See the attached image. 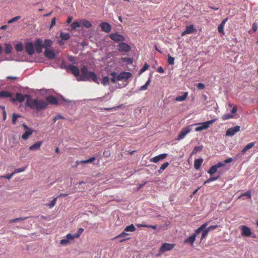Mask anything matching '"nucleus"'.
Instances as JSON below:
<instances>
[{
	"label": "nucleus",
	"mask_w": 258,
	"mask_h": 258,
	"mask_svg": "<svg viewBox=\"0 0 258 258\" xmlns=\"http://www.w3.org/2000/svg\"><path fill=\"white\" fill-rule=\"evenodd\" d=\"M110 38L115 42H123L125 41L124 36L118 33H112L110 34Z\"/></svg>",
	"instance_id": "nucleus-6"
},
{
	"label": "nucleus",
	"mask_w": 258,
	"mask_h": 258,
	"mask_svg": "<svg viewBox=\"0 0 258 258\" xmlns=\"http://www.w3.org/2000/svg\"><path fill=\"white\" fill-rule=\"evenodd\" d=\"M203 146L195 147L194 148L192 151L191 152V156H192V155L197 154V152H198L201 151L202 150V149H203Z\"/></svg>",
	"instance_id": "nucleus-32"
},
{
	"label": "nucleus",
	"mask_w": 258,
	"mask_h": 258,
	"mask_svg": "<svg viewBox=\"0 0 258 258\" xmlns=\"http://www.w3.org/2000/svg\"><path fill=\"white\" fill-rule=\"evenodd\" d=\"M15 49L17 51H21L23 49V46L21 42L17 43L15 45Z\"/></svg>",
	"instance_id": "nucleus-41"
},
{
	"label": "nucleus",
	"mask_w": 258,
	"mask_h": 258,
	"mask_svg": "<svg viewBox=\"0 0 258 258\" xmlns=\"http://www.w3.org/2000/svg\"><path fill=\"white\" fill-rule=\"evenodd\" d=\"M169 165V163L168 162H165L161 165L160 168H161V170H164Z\"/></svg>",
	"instance_id": "nucleus-54"
},
{
	"label": "nucleus",
	"mask_w": 258,
	"mask_h": 258,
	"mask_svg": "<svg viewBox=\"0 0 258 258\" xmlns=\"http://www.w3.org/2000/svg\"><path fill=\"white\" fill-rule=\"evenodd\" d=\"M136 228L135 227V226L134 225V224H131L129 226H127L124 229L125 231L134 232V231H136Z\"/></svg>",
	"instance_id": "nucleus-35"
},
{
	"label": "nucleus",
	"mask_w": 258,
	"mask_h": 258,
	"mask_svg": "<svg viewBox=\"0 0 258 258\" xmlns=\"http://www.w3.org/2000/svg\"><path fill=\"white\" fill-rule=\"evenodd\" d=\"M47 101L51 104L56 105L58 104L57 99L53 96H48L46 97Z\"/></svg>",
	"instance_id": "nucleus-20"
},
{
	"label": "nucleus",
	"mask_w": 258,
	"mask_h": 258,
	"mask_svg": "<svg viewBox=\"0 0 258 258\" xmlns=\"http://www.w3.org/2000/svg\"><path fill=\"white\" fill-rule=\"evenodd\" d=\"M74 239L69 238L67 237V235L66 236V238L61 240L60 241V244L62 245H67L70 243V240H72Z\"/></svg>",
	"instance_id": "nucleus-27"
},
{
	"label": "nucleus",
	"mask_w": 258,
	"mask_h": 258,
	"mask_svg": "<svg viewBox=\"0 0 258 258\" xmlns=\"http://www.w3.org/2000/svg\"><path fill=\"white\" fill-rule=\"evenodd\" d=\"M109 83V79L107 76L104 77L102 79V84L104 86L108 85Z\"/></svg>",
	"instance_id": "nucleus-45"
},
{
	"label": "nucleus",
	"mask_w": 258,
	"mask_h": 258,
	"mask_svg": "<svg viewBox=\"0 0 258 258\" xmlns=\"http://www.w3.org/2000/svg\"><path fill=\"white\" fill-rule=\"evenodd\" d=\"M198 233H196V231H195L194 233L184 241V243H189L191 245L194 244V243L196 240V238L197 236L198 235Z\"/></svg>",
	"instance_id": "nucleus-15"
},
{
	"label": "nucleus",
	"mask_w": 258,
	"mask_h": 258,
	"mask_svg": "<svg viewBox=\"0 0 258 258\" xmlns=\"http://www.w3.org/2000/svg\"><path fill=\"white\" fill-rule=\"evenodd\" d=\"M95 159H96L95 157H91L90 159H87V160H81V161H80V163H81V164L90 163H92L93 161H94L95 160Z\"/></svg>",
	"instance_id": "nucleus-36"
},
{
	"label": "nucleus",
	"mask_w": 258,
	"mask_h": 258,
	"mask_svg": "<svg viewBox=\"0 0 258 258\" xmlns=\"http://www.w3.org/2000/svg\"><path fill=\"white\" fill-rule=\"evenodd\" d=\"M21 115L18 114L14 113L13 114L12 122L13 124H16L18 118L21 117Z\"/></svg>",
	"instance_id": "nucleus-39"
},
{
	"label": "nucleus",
	"mask_w": 258,
	"mask_h": 258,
	"mask_svg": "<svg viewBox=\"0 0 258 258\" xmlns=\"http://www.w3.org/2000/svg\"><path fill=\"white\" fill-rule=\"evenodd\" d=\"M157 72L159 73L163 74L164 73V70L162 67H160L158 69Z\"/></svg>",
	"instance_id": "nucleus-64"
},
{
	"label": "nucleus",
	"mask_w": 258,
	"mask_h": 258,
	"mask_svg": "<svg viewBox=\"0 0 258 258\" xmlns=\"http://www.w3.org/2000/svg\"><path fill=\"white\" fill-rule=\"evenodd\" d=\"M191 129L189 126L183 128L178 135V140H180L183 139L185 136L191 131Z\"/></svg>",
	"instance_id": "nucleus-11"
},
{
	"label": "nucleus",
	"mask_w": 258,
	"mask_h": 258,
	"mask_svg": "<svg viewBox=\"0 0 258 258\" xmlns=\"http://www.w3.org/2000/svg\"><path fill=\"white\" fill-rule=\"evenodd\" d=\"M15 174V172H12L11 173V174H7L4 177L7 178V179H10V178H12V177Z\"/></svg>",
	"instance_id": "nucleus-59"
},
{
	"label": "nucleus",
	"mask_w": 258,
	"mask_h": 258,
	"mask_svg": "<svg viewBox=\"0 0 258 258\" xmlns=\"http://www.w3.org/2000/svg\"><path fill=\"white\" fill-rule=\"evenodd\" d=\"M81 76L77 78L78 81H93L97 84L99 82L97 80L96 75L93 72L89 71L87 67L84 66L81 69Z\"/></svg>",
	"instance_id": "nucleus-2"
},
{
	"label": "nucleus",
	"mask_w": 258,
	"mask_h": 258,
	"mask_svg": "<svg viewBox=\"0 0 258 258\" xmlns=\"http://www.w3.org/2000/svg\"><path fill=\"white\" fill-rule=\"evenodd\" d=\"M255 144V142H251L246 145L241 150V153H242V154H244L247 150L254 147Z\"/></svg>",
	"instance_id": "nucleus-22"
},
{
	"label": "nucleus",
	"mask_w": 258,
	"mask_h": 258,
	"mask_svg": "<svg viewBox=\"0 0 258 258\" xmlns=\"http://www.w3.org/2000/svg\"><path fill=\"white\" fill-rule=\"evenodd\" d=\"M28 218L27 217H19L15 219H13L10 221L11 223H14L18 221H23L24 220H26Z\"/></svg>",
	"instance_id": "nucleus-42"
},
{
	"label": "nucleus",
	"mask_w": 258,
	"mask_h": 258,
	"mask_svg": "<svg viewBox=\"0 0 258 258\" xmlns=\"http://www.w3.org/2000/svg\"><path fill=\"white\" fill-rule=\"evenodd\" d=\"M57 198H58V197L54 198L51 201L50 203H49L48 204H47L46 205L48 206L50 208L53 207L55 206V204H56V200H57Z\"/></svg>",
	"instance_id": "nucleus-40"
},
{
	"label": "nucleus",
	"mask_w": 258,
	"mask_h": 258,
	"mask_svg": "<svg viewBox=\"0 0 258 258\" xmlns=\"http://www.w3.org/2000/svg\"><path fill=\"white\" fill-rule=\"evenodd\" d=\"M167 62L169 64H173L174 63V58L170 55H168Z\"/></svg>",
	"instance_id": "nucleus-46"
},
{
	"label": "nucleus",
	"mask_w": 258,
	"mask_h": 258,
	"mask_svg": "<svg viewBox=\"0 0 258 258\" xmlns=\"http://www.w3.org/2000/svg\"><path fill=\"white\" fill-rule=\"evenodd\" d=\"M25 168H24V167L17 168L15 170L14 172H15V173H20V172L24 171L25 170Z\"/></svg>",
	"instance_id": "nucleus-58"
},
{
	"label": "nucleus",
	"mask_w": 258,
	"mask_h": 258,
	"mask_svg": "<svg viewBox=\"0 0 258 258\" xmlns=\"http://www.w3.org/2000/svg\"><path fill=\"white\" fill-rule=\"evenodd\" d=\"M20 18H21L20 16H16V17H15L14 18H13L11 20H9L8 22V24L13 23H14V22L19 20Z\"/></svg>",
	"instance_id": "nucleus-48"
},
{
	"label": "nucleus",
	"mask_w": 258,
	"mask_h": 258,
	"mask_svg": "<svg viewBox=\"0 0 258 258\" xmlns=\"http://www.w3.org/2000/svg\"><path fill=\"white\" fill-rule=\"evenodd\" d=\"M234 115L233 114H230V113H227V114H224L222 116V118L223 120H227V119H229L230 118H232L234 117Z\"/></svg>",
	"instance_id": "nucleus-38"
},
{
	"label": "nucleus",
	"mask_w": 258,
	"mask_h": 258,
	"mask_svg": "<svg viewBox=\"0 0 258 258\" xmlns=\"http://www.w3.org/2000/svg\"><path fill=\"white\" fill-rule=\"evenodd\" d=\"M82 24L83 26H84L87 28H89L92 27L91 23L89 21L86 20L82 21Z\"/></svg>",
	"instance_id": "nucleus-37"
},
{
	"label": "nucleus",
	"mask_w": 258,
	"mask_h": 258,
	"mask_svg": "<svg viewBox=\"0 0 258 258\" xmlns=\"http://www.w3.org/2000/svg\"><path fill=\"white\" fill-rule=\"evenodd\" d=\"M241 196H247L249 198H251V194H250V190H247L246 191V192H244L242 195Z\"/></svg>",
	"instance_id": "nucleus-57"
},
{
	"label": "nucleus",
	"mask_w": 258,
	"mask_h": 258,
	"mask_svg": "<svg viewBox=\"0 0 258 258\" xmlns=\"http://www.w3.org/2000/svg\"><path fill=\"white\" fill-rule=\"evenodd\" d=\"M209 222H206L202 224L200 227L197 229L195 231H196V233L199 234L203 230L204 228L206 227V226L208 225Z\"/></svg>",
	"instance_id": "nucleus-33"
},
{
	"label": "nucleus",
	"mask_w": 258,
	"mask_h": 258,
	"mask_svg": "<svg viewBox=\"0 0 258 258\" xmlns=\"http://www.w3.org/2000/svg\"><path fill=\"white\" fill-rule=\"evenodd\" d=\"M55 23H56V18L54 17L51 20L49 29H51L55 25Z\"/></svg>",
	"instance_id": "nucleus-56"
},
{
	"label": "nucleus",
	"mask_w": 258,
	"mask_h": 258,
	"mask_svg": "<svg viewBox=\"0 0 258 258\" xmlns=\"http://www.w3.org/2000/svg\"><path fill=\"white\" fill-rule=\"evenodd\" d=\"M121 60L125 62L127 64H132L133 62V59L129 57H122Z\"/></svg>",
	"instance_id": "nucleus-43"
},
{
	"label": "nucleus",
	"mask_w": 258,
	"mask_h": 258,
	"mask_svg": "<svg viewBox=\"0 0 258 258\" xmlns=\"http://www.w3.org/2000/svg\"><path fill=\"white\" fill-rule=\"evenodd\" d=\"M52 44V41L50 39H45L44 43H43V48H48L47 47H50Z\"/></svg>",
	"instance_id": "nucleus-29"
},
{
	"label": "nucleus",
	"mask_w": 258,
	"mask_h": 258,
	"mask_svg": "<svg viewBox=\"0 0 258 258\" xmlns=\"http://www.w3.org/2000/svg\"><path fill=\"white\" fill-rule=\"evenodd\" d=\"M23 126L25 130H26V131L25 132V133L22 135V138L23 140H27L29 139L30 136L33 134V130L29 127L26 124L23 123Z\"/></svg>",
	"instance_id": "nucleus-5"
},
{
	"label": "nucleus",
	"mask_w": 258,
	"mask_h": 258,
	"mask_svg": "<svg viewBox=\"0 0 258 258\" xmlns=\"http://www.w3.org/2000/svg\"><path fill=\"white\" fill-rule=\"evenodd\" d=\"M175 246L174 243H164L160 247L157 256H161L162 254L167 251L172 250Z\"/></svg>",
	"instance_id": "nucleus-3"
},
{
	"label": "nucleus",
	"mask_w": 258,
	"mask_h": 258,
	"mask_svg": "<svg viewBox=\"0 0 258 258\" xmlns=\"http://www.w3.org/2000/svg\"><path fill=\"white\" fill-rule=\"evenodd\" d=\"M217 118L208 121L206 122L196 124L195 125H199V126L196 128V132H200L209 128L210 124H212L217 120Z\"/></svg>",
	"instance_id": "nucleus-4"
},
{
	"label": "nucleus",
	"mask_w": 258,
	"mask_h": 258,
	"mask_svg": "<svg viewBox=\"0 0 258 258\" xmlns=\"http://www.w3.org/2000/svg\"><path fill=\"white\" fill-rule=\"evenodd\" d=\"M150 81V78H149L148 80L146 82V84L144 85L141 87L140 90H146L147 89L148 86L149 85Z\"/></svg>",
	"instance_id": "nucleus-44"
},
{
	"label": "nucleus",
	"mask_w": 258,
	"mask_h": 258,
	"mask_svg": "<svg viewBox=\"0 0 258 258\" xmlns=\"http://www.w3.org/2000/svg\"><path fill=\"white\" fill-rule=\"evenodd\" d=\"M80 26V24L77 21H75L71 24V27L72 29H76L77 28H78Z\"/></svg>",
	"instance_id": "nucleus-47"
},
{
	"label": "nucleus",
	"mask_w": 258,
	"mask_h": 258,
	"mask_svg": "<svg viewBox=\"0 0 258 258\" xmlns=\"http://www.w3.org/2000/svg\"><path fill=\"white\" fill-rule=\"evenodd\" d=\"M219 226L218 225H211V226H209L207 229H208V230H209V231H211L212 230H213L215 229H216L217 228H218Z\"/></svg>",
	"instance_id": "nucleus-53"
},
{
	"label": "nucleus",
	"mask_w": 258,
	"mask_h": 258,
	"mask_svg": "<svg viewBox=\"0 0 258 258\" xmlns=\"http://www.w3.org/2000/svg\"><path fill=\"white\" fill-rule=\"evenodd\" d=\"M60 37L62 40H68L70 38V35L68 33L61 32L60 34Z\"/></svg>",
	"instance_id": "nucleus-31"
},
{
	"label": "nucleus",
	"mask_w": 258,
	"mask_h": 258,
	"mask_svg": "<svg viewBox=\"0 0 258 258\" xmlns=\"http://www.w3.org/2000/svg\"><path fill=\"white\" fill-rule=\"evenodd\" d=\"M251 232L250 229L246 226L241 227V235L244 236H250Z\"/></svg>",
	"instance_id": "nucleus-14"
},
{
	"label": "nucleus",
	"mask_w": 258,
	"mask_h": 258,
	"mask_svg": "<svg viewBox=\"0 0 258 258\" xmlns=\"http://www.w3.org/2000/svg\"><path fill=\"white\" fill-rule=\"evenodd\" d=\"M100 27L102 31L108 33L111 30V26L110 24L107 22H102L100 24Z\"/></svg>",
	"instance_id": "nucleus-19"
},
{
	"label": "nucleus",
	"mask_w": 258,
	"mask_h": 258,
	"mask_svg": "<svg viewBox=\"0 0 258 258\" xmlns=\"http://www.w3.org/2000/svg\"><path fill=\"white\" fill-rule=\"evenodd\" d=\"M227 20V19H225L222 20L221 24L218 27V30L220 33L224 34V27Z\"/></svg>",
	"instance_id": "nucleus-23"
},
{
	"label": "nucleus",
	"mask_w": 258,
	"mask_h": 258,
	"mask_svg": "<svg viewBox=\"0 0 258 258\" xmlns=\"http://www.w3.org/2000/svg\"><path fill=\"white\" fill-rule=\"evenodd\" d=\"M43 42L41 39L38 38L34 43L35 47H43Z\"/></svg>",
	"instance_id": "nucleus-28"
},
{
	"label": "nucleus",
	"mask_w": 258,
	"mask_h": 258,
	"mask_svg": "<svg viewBox=\"0 0 258 258\" xmlns=\"http://www.w3.org/2000/svg\"><path fill=\"white\" fill-rule=\"evenodd\" d=\"M143 226L144 227L151 228L154 229H155L157 228V225H143Z\"/></svg>",
	"instance_id": "nucleus-61"
},
{
	"label": "nucleus",
	"mask_w": 258,
	"mask_h": 258,
	"mask_svg": "<svg viewBox=\"0 0 258 258\" xmlns=\"http://www.w3.org/2000/svg\"><path fill=\"white\" fill-rule=\"evenodd\" d=\"M12 96V94L7 91H0V97H10Z\"/></svg>",
	"instance_id": "nucleus-30"
},
{
	"label": "nucleus",
	"mask_w": 258,
	"mask_h": 258,
	"mask_svg": "<svg viewBox=\"0 0 258 258\" xmlns=\"http://www.w3.org/2000/svg\"><path fill=\"white\" fill-rule=\"evenodd\" d=\"M25 96L28 97L25 105L29 107L31 109L39 111L45 109L48 105V103L43 100L32 99L28 95H23L20 93H16V98L13 99V100L22 102L25 100Z\"/></svg>",
	"instance_id": "nucleus-1"
},
{
	"label": "nucleus",
	"mask_w": 258,
	"mask_h": 258,
	"mask_svg": "<svg viewBox=\"0 0 258 258\" xmlns=\"http://www.w3.org/2000/svg\"><path fill=\"white\" fill-rule=\"evenodd\" d=\"M118 50L121 52H127L131 50V46L126 43L121 42L118 44Z\"/></svg>",
	"instance_id": "nucleus-9"
},
{
	"label": "nucleus",
	"mask_w": 258,
	"mask_h": 258,
	"mask_svg": "<svg viewBox=\"0 0 258 258\" xmlns=\"http://www.w3.org/2000/svg\"><path fill=\"white\" fill-rule=\"evenodd\" d=\"M209 232H210V231L209 230H208L207 228L203 231L202 234V237H201L202 240L204 238H205L207 236Z\"/></svg>",
	"instance_id": "nucleus-51"
},
{
	"label": "nucleus",
	"mask_w": 258,
	"mask_h": 258,
	"mask_svg": "<svg viewBox=\"0 0 258 258\" xmlns=\"http://www.w3.org/2000/svg\"><path fill=\"white\" fill-rule=\"evenodd\" d=\"M5 52L6 54H9L11 53L12 51L13 47L12 45L10 44H5Z\"/></svg>",
	"instance_id": "nucleus-26"
},
{
	"label": "nucleus",
	"mask_w": 258,
	"mask_h": 258,
	"mask_svg": "<svg viewBox=\"0 0 258 258\" xmlns=\"http://www.w3.org/2000/svg\"><path fill=\"white\" fill-rule=\"evenodd\" d=\"M168 156V154L166 153H163L161 154H160L157 156H155L150 159V162L157 163L160 160H163L165 159L167 156Z\"/></svg>",
	"instance_id": "nucleus-16"
},
{
	"label": "nucleus",
	"mask_w": 258,
	"mask_h": 258,
	"mask_svg": "<svg viewBox=\"0 0 258 258\" xmlns=\"http://www.w3.org/2000/svg\"><path fill=\"white\" fill-rule=\"evenodd\" d=\"M67 68L71 72V73L77 78L80 77V71L78 68L73 64H69Z\"/></svg>",
	"instance_id": "nucleus-10"
},
{
	"label": "nucleus",
	"mask_w": 258,
	"mask_h": 258,
	"mask_svg": "<svg viewBox=\"0 0 258 258\" xmlns=\"http://www.w3.org/2000/svg\"><path fill=\"white\" fill-rule=\"evenodd\" d=\"M237 111V107L236 106H234L231 110V113L235 114Z\"/></svg>",
	"instance_id": "nucleus-63"
},
{
	"label": "nucleus",
	"mask_w": 258,
	"mask_h": 258,
	"mask_svg": "<svg viewBox=\"0 0 258 258\" xmlns=\"http://www.w3.org/2000/svg\"><path fill=\"white\" fill-rule=\"evenodd\" d=\"M217 169L218 168L216 167V166L215 165H213L212 167H211V168L209 169V170L208 171V173L211 175H213L217 172Z\"/></svg>",
	"instance_id": "nucleus-34"
},
{
	"label": "nucleus",
	"mask_w": 258,
	"mask_h": 258,
	"mask_svg": "<svg viewBox=\"0 0 258 258\" xmlns=\"http://www.w3.org/2000/svg\"><path fill=\"white\" fill-rule=\"evenodd\" d=\"M219 176H218L217 177H210V178H209V179H208L207 180H206L204 182V184H205L206 183H209V182H210L211 181L216 180L219 178Z\"/></svg>",
	"instance_id": "nucleus-49"
},
{
	"label": "nucleus",
	"mask_w": 258,
	"mask_h": 258,
	"mask_svg": "<svg viewBox=\"0 0 258 258\" xmlns=\"http://www.w3.org/2000/svg\"><path fill=\"white\" fill-rule=\"evenodd\" d=\"M128 235L127 233H125L124 231H123V232H122L121 234H119L117 237H118V238H120V237H125L126 235Z\"/></svg>",
	"instance_id": "nucleus-62"
},
{
	"label": "nucleus",
	"mask_w": 258,
	"mask_h": 258,
	"mask_svg": "<svg viewBox=\"0 0 258 258\" xmlns=\"http://www.w3.org/2000/svg\"><path fill=\"white\" fill-rule=\"evenodd\" d=\"M62 118H63V116H62L60 115H58L55 116L53 118V119L54 122H55L57 120L59 119H62Z\"/></svg>",
	"instance_id": "nucleus-60"
},
{
	"label": "nucleus",
	"mask_w": 258,
	"mask_h": 258,
	"mask_svg": "<svg viewBox=\"0 0 258 258\" xmlns=\"http://www.w3.org/2000/svg\"><path fill=\"white\" fill-rule=\"evenodd\" d=\"M25 49L26 52L29 55H32L34 54V45L32 42H30L27 43L26 44Z\"/></svg>",
	"instance_id": "nucleus-13"
},
{
	"label": "nucleus",
	"mask_w": 258,
	"mask_h": 258,
	"mask_svg": "<svg viewBox=\"0 0 258 258\" xmlns=\"http://www.w3.org/2000/svg\"><path fill=\"white\" fill-rule=\"evenodd\" d=\"M225 165V164L224 162L223 161V162H219L215 165L216 166L217 168H220V167L224 166Z\"/></svg>",
	"instance_id": "nucleus-55"
},
{
	"label": "nucleus",
	"mask_w": 258,
	"mask_h": 258,
	"mask_svg": "<svg viewBox=\"0 0 258 258\" xmlns=\"http://www.w3.org/2000/svg\"><path fill=\"white\" fill-rule=\"evenodd\" d=\"M84 231V229L80 228L78 229L77 232L75 233L74 235H72V234L69 233L67 234V237L71 239H74L75 238H79L81 234L83 233Z\"/></svg>",
	"instance_id": "nucleus-18"
},
{
	"label": "nucleus",
	"mask_w": 258,
	"mask_h": 258,
	"mask_svg": "<svg viewBox=\"0 0 258 258\" xmlns=\"http://www.w3.org/2000/svg\"><path fill=\"white\" fill-rule=\"evenodd\" d=\"M188 92H185L183 93V95L182 96H178L176 97L175 101H184L187 97L188 96Z\"/></svg>",
	"instance_id": "nucleus-25"
},
{
	"label": "nucleus",
	"mask_w": 258,
	"mask_h": 258,
	"mask_svg": "<svg viewBox=\"0 0 258 258\" xmlns=\"http://www.w3.org/2000/svg\"><path fill=\"white\" fill-rule=\"evenodd\" d=\"M149 68V66L147 63H145L144 64V67L140 70V74H142L143 72H144L145 71H146V70H147Z\"/></svg>",
	"instance_id": "nucleus-50"
},
{
	"label": "nucleus",
	"mask_w": 258,
	"mask_h": 258,
	"mask_svg": "<svg viewBox=\"0 0 258 258\" xmlns=\"http://www.w3.org/2000/svg\"><path fill=\"white\" fill-rule=\"evenodd\" d=\"M132 75L130 72H122L120 73L117 77L116 79L118 81L127 80L132 77Z\"/></svg>",
	"instance_id": "nucleus-7"
},
{
	"label": "nucleus",
	"mask_w": 258,
	"mask_h": 258,
	"mask_svg": "<svg viewBox=\"0 0 258 258\" xmlns=\"http://www.w3.org/2000/svg\"><path fill=\"white\" fill-rule=\"evenodd\" d=\"M197 30L194 27L193 25H190L188 26H186L185 30L182 32L181 35L184 36L186 34H192L195 32H196Z\"/></svg>",
	"instance_id": "nucleus-12"
},
{
	"label": "nucleus",
	"mask_w": 258,
	"mask_h": 258,
	"mask_svg": "<svg viewBox=\"0 0 258 258\" xmlns=\"http://www.w3.org/2000/svg\"><path fill=\"white\" fill-rule=\"evenodd\" d=\"M44 54L47 58L50 59H53L55 57V54L54 52V50L48 48H46L45 49Z\"/></svg>",
	"instance_id": "nucleus-17"
},
{
	"label": "nucleus",
	"mask_w": 258,
	"mask_h": 258,
	"mask_svg": "<svg viewBox=\"0 0 258 258\" xmlns=\"http://www.w3.org/2000/svg\"><path fill=\"white\" fill-rule=\"evenodd\" d=\"M203 162L202 158L197 159L195 160L194 167L196 170H199L201 167V165Z\"/></svg>",
	"instance_id": "nucleus-21"
},
{
	"label": "nucleus",
	"mask_w": 258,
	"mask_h": 258,
	"mask_svg": "<svg viewBox=\"0 0 258 258\" xmlns=\"http://www.w3.org/2000/svg\"><path fill=\"white\" fill-rule=\"evenodd\" d=\"M240 131V126L236 125L234 127H231L228 128L226 133V136H233L236 133L239 132Z\"/></svg>",
	"instance_id": "nucleus-8"
},
{
	"label": "nucleus",
	"mask_w": 258,
	"mask_h": 258,
	"mask_svg": "<svg viewBox=\"0 0 258 258\" xmlns=\"http://www.w3.org/2000/svg\"><path fill=\"white\" fill-rule=\"evenodd\" d=\"M42 142L41 141H39V142L35 143V144H34L33 145H32V146H31L29 147L30 150L33 151V150H36L39 149L40 148V147L42 145Z\"/></svg>",
	"instance_id": "nucleus-24"
},
{
	"label": "nucleus",
	"mask_w": 258,
	"mask_h": 258,
	"mask_svg": "<svg viewBox=\"0 0 258 258\" xmlns=\"http://www.w3.org/2000/svg\"><path fill=\"white\" fill-rule=\"evenodd\" d=\"M197 87L199 90H203L205 88V85L202 83H199L197 84Z\"/></svg>",
	"instance_id": "nucleus-52"
}]
</instances>
